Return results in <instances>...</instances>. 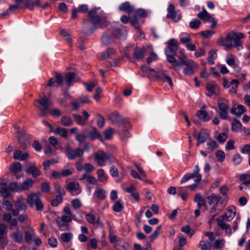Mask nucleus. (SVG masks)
<instances>
[{
  "instance_id": "13d9d810",
  "label": "nucleus",
  "mask_w": 250,
  "mask_h": 250,
  "mask_svg": "<svg viewBox=\"0 0 250 250\" xmlns=\"http://www.w3.org/2000/svg\"><path fill=\"white\" fill-rule=\"evenodd\" d=\"M181 231L186 234H187L190 237H192L194 234L193 231H191V229L188 225H187L182 227L181 229Z\"/></svg>"
},
{
  "instance_id": "e2e57ef3",
  "label": "nucleus",
  "mask_w": 250,
  "mask_h": 250,
  "mask_svg": "<svg viewBox=\"0 0 250 250\" xmlns=\"http://www.w3.org/2000/svg\"><path fill=\"white\" fill-rule=\"evenodd\" d=\"M76 140L80 143H83L87 137V135L84 134L76 133L75 134Z\"/></svg>"
},
{
  "instance_id": "de8ad7c7",
  "label": "nucleus",
  "mask_w": 250,
  "mask_h": 250,
  "mask_svg": "<svg viewBox=\"0 0 250 250\" xmlns=\"http://www.w3.org/2000/svg\"><path fill=\"white\" fill-rule=\"evenodd\" d=\"M75 77V74L72 72H69L65 74V79L69 86L72 85L71 82Z\"/></svg>"
},
{
  "instance_id": "a19ab883",
  "label": "nucleus",
  "mask_w": 250,
  "mask_h": 250,
  "mask_svg": "<svg viewBox=\"0 0 250 250\" xmlns=\"http://www.w3.org/2000/svg\"><path fill=\"white\" fill-rule=\"evenodd\" d=\"M115 53V51L112 48H108L105 53H103L100 57L101 60H104L110 58L111 56Z\"/></svg>"
},
{
  "instance_id": "7ed1b4c3",
  "label": "nucleus",
  "mask_w": 250,
  "mask_h": 250,
  "mask_svg": "<svg viewBox=\"0 0 250 250\" xmlns=\"http://www.w3.org/2000/svg\"><path fill=\"white\" fill-rule=\"evenodd\" d=\"M245 36L243 33H237L234 31H231L228 33L225 38L226 47L228 49H231L233 47L236 48L238 50L243 49L241 40L244 38Z\"/></svg>"
},
{
  "instance_id": "9b49d317",
  "label": "nucleus",
  "mask_w": 250,
  "mask_h": 250,
  "mask_svg": "<svg viewBox=\"0 0 250 250\" xmlns=\"http://www.w3.org/2000/svg\"><path fill=\"white\" fill-rule=\"evenodd\" d=\"M109 241L113 245L114 247L118 250H121L125 249V243L124 240L119 238L113 234H110L109 235Z\"/></svg>"
},
{
  "instance_id": "49530a36",
  "label": "nucleus",
  "mask_w": 250,
  "mask_h": 250,
  "mask_svg": "<svg viewBox=\"0 0 250 250\" xmlns=\"http://www.w3.org/2000/svg\"><path fill=\"white\" fill-rule=\"evenodd\" d=\"M225 240L224 239H219L214 242V249L218 250L223 248L225 246Z\"/></svg>"
},
{
  "instance_id": "c756f323",
  "label": "nucleus",
  "mask_w": 250,
  "mask_h": 250,
  "mask_svg": "<svg viewBox=\"0 0 250 250\" xmlns=\"http://www.w3.org/2000/svg\"><path fill=\"white\" fill-rule=\"evenodd\" d=\"M217 88V85L216 83L209 84L208 83L206 85V89L207 92L206 93L207 96L208 97H211L213 94H216L215 90Z\"/></svg>"
},
{
  "instance_id": "4468645a",
  "label": "nucleus",
  "mask_w": 250,
  "mask_h": 250,
  "mask_svg": "<svg viewBox=\"0 0 250 250\" xmlns=\"http://www.w3.org/2000/svg\"><path fill=\"white\" fill-rule=\"evenodd\" d=\"M186 67L183 69V73L186 75H191L194 73V69L196 67L197 64L192 60H187V62L185 63Z\"/></svg>"
},
{
  "instance_id": "aec40b11",
  "label": "nucleus",
  "mask_w": 250,
  "mask_h": 250,
  "mask_svg": "<svg viewBox=\"0 0 250 250\" xmlns=\"http://www.w3.org/2000/svg\"><path fill=\"white\" fill-rule=\"evenodd\" d=\"M146 53V48L145 47L140 48L136 47L134 50L133 56L137 60H142L144 58Z\"/></svg>"
},
{
  "instance_id": "ea45409f",
  "label": "nucleus",
  "mask_w": 250,
  "mask_h": 250,
  "mask_svg": "<svg viewBox=\"0 0 250 250\" xmlns=\"http://www.w3.org/2000/svg\"><path fill=\"white\" fill-rule=\"evenodd\" d=\"M242 126V124L239 120L234 119L231 123V130L232 131H238L241 128Z\"/></svg>"
},
{
  "instance_id": "6e6d98bb",
  "label": "nucleus",
  "mask_w": 250,
  "mask_h": 250,
  "mask_svg": "<svg viewBox=\"0 0 250 250\" xmlns=\"http://www.w3.org/2000/svg\"><path fill=\"white\" fill-rule=\"evenodd\" d=\"M216 53L215 50H211L209 53V55L207 60L208 63L211 65L214 63V60L216 57Z\"/></svg>"
},
{
  "instance_id": "338daca9",
  "label": "nucleus",
  "mask_w": 250,
  "mask_h": 250,
  "mask_svg": "<svg viewBox=\"0 0 250 250\" xmlns=\"http://www.w3.org/2000/svg\"><path fill=\"white\" fill-rule=\"evenodd\" d=\"M208 146V149L212 152L216 147L218 145L214 140H211L207 143Z\"/></svg>"
},
{
  "instance_id": "3c124183",
  "label": "nucleus",
  "mask_w": 250,
  "mask_h": 250,
  "mask_svg": "<svg viewBox=\"0 0 250 250\" xmlns=\"http://www.w3.org/2000/svg\"><path fill=\"white\" fill-rule=\"evenodd\" d=\"M201 23V22L199 20L197 19H193L189 22V26L191 29H197L199 28Z\"/></svg>"
},
{
  "instance_id": "5fc2aeb1",
  "label": "nucleus",
  "mask_w": 250,
  "mask_h": 250,
  "mask_svg": "<svg viewBox=\"0 0 250 250\" xmlns=\"http://www.w3.org/2000/svg\"><path fill=\"white\" fill-rule=\"evenodd\" d=\"M161 228V226H158L154 232L149 236V240L150 242L153 241L155 239L157 238V237L160 233Z\"/></svg>"
},
{
  "instance_id": "39448f33",
  "label": "nucleus",
  "mask_w": 250,
  "mask_h": 250,
  "mask_svg": "<svg viewBox=\"0 0 250 250\" xmlns=\"http://www.w3.org/2000/svg\"><path fill=\"white\" fill-rule=\"evenodd\" d=\"M167 48L165 50L167 60L170 63L175 62V56L178 49V42L174 39H170L167 42Z\"/></svg>"
},
{
  "instance_id": "2f4dec72",
  "label": "nucleus",
  "mask_w": 250,
  "mask_h": 250,
  "mask_svg": "<svg viewBox=\"0 0 250 250\" xmlns=\"http://www.w3.org/2000/svg\"><path fill=\"white\" fill-rule=\"evenodd\" d=\"M93 197L99 200H104L106 197V192L103 189L99 188L95 191Z\"/></svg>"
},
{
  "instance_id": "9d476101",
  "label": "nucleus",
  "mask_w": 250,
  "mask_h": 250,
  "mask_svg": "<svg viewBox=\"0 0 250 250\" xmlns=\"http://www.w3.org/2000/svg\"><path fill=\"white\" fill-rule=\"evenodd\" d=\"M167 17L171 19L175 22L178 21L181 18V15L179 10L176 11L174 6L172 4H169L167 9Z\"/></svg>"
},
{
  "instance_id": "1a4fd4ad",
  "label": "nucleus",
  "mask_w": 250,
  "mask_h": 250,
  "mask_svg": "<svg viewBox=\"0 0 250 250\" xmlns=\"http://www.w3.org/2000/svg\"><path fill=\"white\" fill-rule=\"evenodd\" d=\"M217 106L220 110L219 115L221 119L226 120L228 116L229 106L228 101L224 99H218Z\"/></svg>"
},
{
  "instance_id": "09e8293b",
  "label": "nucleus",
  "mask_w": 250,
  "mask_h": 250,
  "mask_svg": "<svg viewBox=\"0 0 250 250\" xmlns=\"http://www.w3.org/2000/svg\"><path fill=\"white\" fill-rule=\"evenodd\" d=\"M19 4H20L16 3V4L10 5L7 10L2 14V15L6 16L9 15L10 13L16 12L19 7Z\"/></svg>"
},
{
  "instance_id": "864d4df0",
  "label": "nucleus",
  "mask_w": 250,
  "mask_h": 250,
  "mask_svg": "<svg viewBox=\"0 0 250 250\" xmlns=\"http://www.w3.org/2000/svg\"><path fill=\"white\" fill-rule=\"evenodd\" d=\"M97 125L99 128H102L105 124V119L104 117L99 114L96 115Z\"/></svg>"
},
{
  "instance_id": "f704fd0d",
  "label": "nucleus",
  "mask_w": 250,
  "mask_h": 250,
  "mask_svg": "<svg viewBox=\"0 0 250 250\" xmlns=\"http://www.w3.org/2000/svg\"><path fill=\"white\" fill-rule=\"evenodd\" d=\"M112 123H119L123 122L122 117L117 112L111 114L109 116Z\"/></svg>"
},
{
  "instance_id": "79ce46f5",
  "label": "nucleus",
  "mask_w": 250,
  "mask_h": 250,
  "mask_svg": "<svg viewBox=\"0 0 250 250\" xmlns=\"http://www.w3.org/2000/svg\"><path fill=\"white\" fill-rule=\"evenodd\" d=\"M135 188H125V192L129 194V197L133 198L136 201H138L139 199V195L134 190Z\"/></svg>"
},
{
  "instance_id": "5701e85b",
  "label": "nucleus",
  "mask_w": 250,
  "mask_h": 250,
  "mask_svg": "<svg viewBox=\"0 0 250 250\" xmlns=\"http://www.w3.org/2000/svg\"><path fill=\"white\" fill-rule=\"evenodd\" d=\"M25 171L27 173L31 175L34 178L38 177L41 174V171L35 165H33L27 167Z\"/></svg>"
},
{
  "instance_id": "4c0bfd02",
  "label": "nucleus",
  "mask_w": 250,
  "mask_h": 250,
  "mask_svg": "<svg viewBox=\"0 0 250 250\" xmlns=\"http://www.w3.org/2000/svg\"><path fill=\"white\" fill-rule=\"evenodd\" d=\"M209 134L206 130H202L200 131L197 137V140L201 141L203 143H205L207 140L209 138Z\"/></svg>"
},
{
  "instance_id": "f03ea898",
  "label": "nucleus",
  "mask_w": 250,
  "mask_h": 250,
  "mask_svg": "<svg viewBox=\"0 0 250 250\" xmlns=\"http://www.w3.org/2000/svg\"><path fill=\"white\" fill-rule=\"evenodd\" d=\"M236 215L235 208L233 206L229 207L226 213L219 216L217 218V225L222 229L225 230L227 233L231 234L230 226L225 223L224 220L230 221Z\"/></svg>"
},
{
  "instance_id": "423d86ee",
  "label": "nucleus",
  "mask_w": 250,
  "mask_h": 250,
  "mask_svg": "<svg viewBox=\"0 0 250 250\" xmlns=\"http://www.w3.org/2000/svg\"><path fill=\"white\" fill-rule=\"evenodd\" d=\"M40 195L41 194L39 192L32 193L26 198V202L30 207L35 208L38 211H42L44 206L40 199Z\"/></svg>"
},
{
  "instance_id": "a878e982",
  "label": "nucleus",
  "mask_w": 250,
  "mask_h": 250,
  "mask_svg": "<svg viewBox=\"0 0 250 250\" xmlns=\"http://www.w3.org/2000/svg\"><path fill=\"white\" fill-rule=\"evenodd\" d=\"M119 10L120 11L126 12L127 13L129 14L134 11V8L133 6L131 5L129 2L125 1V2L122 3L119 6Z\"/></svg>"
},
{
  "instance_id": "e433bc0d",
  "label": "nucleus",
  "mask_w": 250,
  "mask_h": 250,
  "mask_svg": "<svg viewBox=\"0 0 250 250\" xmlns=\"http://www.w3.org/2000/svg\"><path fill=\"white\" fill-rule=\"evenodd\" d=\"M208 203L209 205L218 204L219 196L214 194L207 196Z\"/></svg>"
},
{
  "instance_id": "c9c22d12",
  "label": "nucleus",
  "mask_w": 250,
  "mask_h": 250,
  "mask_svg": "<svg viewBox=\"0 0 250 250\" xmlns=\"http://www.w3.org/2000/svg\"><path fill=\"white\" fill-rule=\"evenodd\" d=\"M10 171L11 172H19L22 169L21 164L19 162H16L15 163H11L10 165Z\"/></svg>"
},
{
  "instance_id": "20e7f679",
  "label": "nucleus",
  "mask_w": 250,
  "mask_h": 250,
  "mask_svg": "<svg viewBox=\"0 0 250 250\" xmlns=\"http://www.w3.org/2000/svg\"><path fill=\"white\" fill-rule=\"evenodd\" d=\"M190 179H193L194 183L187 188H196L201 183L202 175L200 174V168L198 165L194 167L193 172L185 175L181 180V183H184Z\"/></svg>"
},
{
  "instance_id": "2eb2a0df",
  "label": "nucleus",
  "mask_w": 250,
  "mask_h": 250,
  "mask_svg": "<svg viewBox=\"0 0 250 250\" xmlns=\"http://www.w3.org/2000/svg\"><path fill=\"white\" fill-rule=\"evenodd\" d=\"M57 195L56 198L51 201V204L53 207H57L60 203L62 202L63 196L65 192L62 188H58L57 190Z\"/></svg>"
},
{
  "instance_id": "6e6552de",
  "label": "nucleus",
  "mask_w": 250,
  "mask_h": 250,
  "mask_svg": "<svg viewBox=\"0 0 250 250\" xmlns=\"http://www.w3.org/2000/svg\"><path fill=\"white\" fill-rule=\"evenodd\" d=\"M50 104V102L45 95L41 97L34 103V105L40 110L42 116H45L49 113Z\"/></svg>"
},
{
  "instance_id": "4d7b16f0",
  "label": "nucleus",
  "mask_w": 250,
  "mask_h": 250,
  "mask_svg": "<svg viewBox=\"0 0 250 250\" xmlns=\"http://www.w3.org/2000/svg\"><path fill=\"white\" fill-rule=\"evenodd\" d=\"M199 246L202 250H210L211 249L210 242L207 241L204 242L203 241H201Z\"/></svg>"
},
{
  "instance_id": "bf43d9fd",
  "label": "nucleus",
  "mask_w": 250,
  "mask_h": 250,
  "mask_svg": "<svg viewBox=\"0 0 250 250\" xmlns=\"http://www.w3.org/2000/svg\"><path fill=\"white\" fill-rule=\"evenodd\" d=\"M72 237V235L70 233H63L61 234V239L63 242H69Z\"/></svg>"
},
{
  "instance_id": "8fccbe9b",
  "label": "nucleus",
  "mask_w": 250,
  "mask_h": 250,
  "mask_svg": "<svg viewBox=\"0 0 250 250\" xmlns=\"http://www.w3.org/2000/svg\"><path fill=\"white\" fill-rule=\"evenodd\" d=\"M98 179L101 182H104L107 179V176L106 175L103 169L98 170L97 172Z\"/></svg>"
},
{
  "instance_id": "72a5a7b5",
  "label": "nucleus",
  "mask_w": 250,
  "mask_h": 250,
  "mask_svg": "<svg viewBox=\"0 0 250 250\" xmlns=\"http://www.w3.org/2000/svg\"><path fill=\"white\" fill-rule=\"evenodd\" d=\"M55 135H60L64 138L67 139L68 137L67 130L65 128L57 127L56 129L53 131Z\"/></svg>"
},
{
  "instance_id": "393cba45",
  "label": "nucleus",
  "mask_w": 250,
  "mask_h": 250,
  "mask_svg": "<svg viewBox=\"0 0 250 250\" xmlns=\"http://www.w3.org/2000/svg\"><path fill=\"white\" fill-rule=\"evenodd\" d=\"M13 157L16 160L25 161L29 157V154L27 152L23 153L20 150H17L13 154Z\"/></svg>"
},
{
  "instance_id": "37998d69",
  "label": "nucleus",
  "mask_w": 250,
  "mask_h": 250,
  "mask_svg": "<svg viewBox=\"0 0 250 250\" xmlns=\"http://www.w3.org/2000/svg\"><path fill=\"white\" fill-rule=\"evenodd\" d=\"M180 42L182 43H187L191 42V39L187 33H182L180 34Z\"/></svg>"
},
{
  "instance_id": "69168bd1",
  "label": "nucleus",
  "mask_w": 250,
  "mask_h": 250,
  "mask_svg": "<svg viewBox=\"0 0 250 250\" xmlns=\"http://www.w3.org/2000/svg\"><path fill=\"white\" fill-rule=\"evenodd\" d=\"M72 207L75 209H79L82 206V203L79 199H74L71 201Z\"/></svg>"
},
{
  "instance_id": "f3484780",
  "label": "nucleus",
  "mask_w": 250,
  "mask_h": 250,
  "mask_svg": "<svg viewBox=\"0 0 250 250\" xmlns=\"http://www.w3.org/2000/svg\"><path fill=\"white\" fill-rule=\"evenodd\" d=\"M10 236L17 243L21 244L23 240V233L19 228H17L16 230L11 233Z\"/></svg>"
},
{
  "instance_id": "a211bd4d",
  "label": "nucleus",
  "mask_w": 250,
  "mask_h": 250,
  "mask_svg": "<svg viewBox=\"0 0 250 250\" xmlns=\"http://www.w3.org/2000/svg\"><path fill=\"white\" fill-rule=\"evenodd\" d=\"M36 233L32 227H28L24 232V240L27 243H30L36 236Z\"/></svg>"
},
{
  "instance_id": "4be33fe9",
  "label": "nucleus",
  "mask_w": 250,
  "mask_h": 250,
  "mask_svg": "<svg viewBox=\"0 0 250 250\" xmlns=\"http://www.w3.org/2000/svg\"><path fill=\"white\" fill-rule=\"evenodd\" d=\"M247 109L243 105L240 104L237 106H234L230 109V113L240 117L242 114L246 112Z\"/></svg>"
},
{
  "instance_id": "0eeeda50",
  "label": "nucleus",
  "mask_w": 250,
  "mask_h": 250,
  "mask_svg": "<svg viewBox=\"0 0 250 250\" xmlns=\"http://www.w3.org/2000/svg\"><path fill=\"white\" fill-rule=\"evenodd\" d=\"M94 160L100 167L104 166L106 162L111 164L115 162V158L109 153L102 150L98 151L94 155Z\"/></svg>"
},
{
  "instance_id": "bb28decb",
  "label": "nucleus",
  "mask_w": 250,
  "mask_h": 250,
  "mask_svg": "<svg viewBox=\"0 0 250 250\" xmlns=\"http://www.w3.org/2000/svg\"><path fill=\"white\" fill-rule=\"evenodd\" d=\"M194 201L197 204V207L199 209L202 207L206 206V201L204 199L200 193H196L194 198Z\"/></svg>"
},
{
  "instance_id": "f8f14e48",
  "label": "nucleus",
  "mask_w": 250,
  "mask_h": 250,
  "mask_svg": "<svg viewBox=\"0 0 250 250\" xmlns=\"http://www.w3.org/2000/svg\"><path fill=\"white\" fill-rule=\"evenodd\" d=\"M66 154L69 160H74L76 157H82L83 154V150L81 148L73 150L70 146L66 147Z\"/></svg>"
},
{
  "instance_id": "a18cd8bd",
  "label": "nucleus",
  "mask_w": 250,
  "mask_h": 250,
  "mask_svg": "<svg viewBox=\"0 0 250 250\" xmlns=\"http://www.w3.org/2000/svg\"><path fill=\"white\" fill-rule=\"evenodd\" d=\"M61 123L62 125L65 126H69L72 125L73 121L71 118L68 116H63L62 117Z\"/></svg>"
},
{
  "instance_id": "473e14b6",
  "label": "nucleus",
  "mask_w": 250,
  "mask_h": 250,
  "mask_svg": "<svg viewBox=\"0 0 250 250\" xmlns=\"http://www.w3.org/2000/svg\"><path fill=\"white\" fill-rule=\"evenodd\" d=\"M212 206L209 209V213L210 216H216L222 211V208H220L218 204L212 205Z\"/></svg>"
},
{
  "instance_id": "603ef678",
  "label": "nucleus",
  "mask_w": 250,
  "mask_h": 250,
  "mask_svg": "<svg viewBox=\"0 0 250 250\" xmlns=\"http://www.w3.org/2000/svg\"><path fill=\"white\" fill-rule=\"evenodd\" d=\"M114 134V130L111 127H108L105 129L104 132V139L105 140H109L113 137Z\"/></svg>"
},
{
  "instance_id": "052dcab7",
  "label": "nucleus",
  "mask_w": 250,
  "mask_h": 250,
  "mask_svg": "<svg viewBox=\"0 0 250 250\" xmlns=\"http://www.w3.org/2000/svg\"><path fill=\"white\" fill-rule=\"evenodd\" d=\"M73 116L75 120V121L79 125H85V123L84 120H83V119L82 117L77 114H73Z\"/></svg>"
},
{
  "instance_id": "774afa93",
  "label": "nucleus",
  "mask_w": 250,
  "mask_h": 250,
  "mask_svg": "<svg viewBox=\"0 0 250 250\" xmlns=\"http://www.w3.org/2000/svg\"><path fill=\"white\" fill-rule=\"evenodd\" d=\"M208 13L205 8H203L202 11L197 14V17L199 19L205 20L206 19V17L208 16Z\"/></svg>"
},
{
  "instance_id": "0e129e2a",
  "label": "nucleus",
  "mask_w": 250,
  "mask_h": 250,
  "mask_svg": "<svg viewBox=\"0 0 250 250\" xmlns=\"http://www.w3.org/2000/svg\"><path fill=\"white\" fill-rule=\"evenodd\" d=\"M227 135L225 132L220 133L217 136V140L220 144H223L226 141Z\"/></svg>"
},
{
  "instance_id": "58836bf2",
  "label": "nucleus",
  "mask_w": 250,
  "mask_h": 250,
  "mask_svg": "<svg viewBox=\"0 0 250 250\" xmlns=\"http://www.w3.org/2000/svg\"><path fill=\"white\" fill-rule=\"evenodd\" d=\"M85 218H86V220H87V221L91 224L94 225L96 223L97 224H100V222L99 221V220H96V217H95V215H94L93 214L87 213L85 215Z\"/></svg>"
},
{
  "instance_id": "680f3d73",
  "label": "nucleus",
  "mask_w": 250,
  "mask_h": 250,
  "mask_svg": "<svg viewBox=\"0 0 250 250\" xmlns=\"http://www.w3.org/2000/svg\"><path fill=\"white\" fill-rule=\"evenodd\" d=\"M142 71L147 73L149 75L152 74V75H155L156 72H157L154 69L149 68L146 65H143L142 66Z\"/></svg>"
},
{
  "instance_id": "c03bdc74",
  "label": "nucleus",
  "mask_w": 250,
  "mask_h": 250,
  "mask_svg": "<svg viewBox=\"0 0 250 250\" xmlns=\"http://www.w3.org/2000/svg\"><path fill=\"white\" fill-rule=\"evenodd\" d=\"M124 208V205L121 200L116 201L113 205L112 208L114 211L119 212L121 211Z\"/></svg>"
},
{
  "instance_id": "7c9ffc66",
  "label": "nucleus",
  "mask_w": 250,
  "mask_h": 250,
  "mask_svg": "<svg viewBox=\"0 0 250 250\" xmlns=\"http://www.w3.org/2000/svg\"><path fill=\"white\" fill-rule=\"evenodd\" d=\"M15 206L19 209L24 210L27 208V205L24 202V198L21 196H20L16 202L15 203Z\"/></svg>"
},
{
  "instance_id": "f257e3e1",
  "label": "nucleus",
  "mask_w": 250,
  "mask_h": 250,
  "mask_svg": "<svg viewBox=\"0 0 250 250\" xmlns=\"http://www.w3.org/2000/svg\"><path fill=\"white\" fill-rule=\"evenodd\" d=\"M100 7L94 8L88 12V17L90 22L94 24V26L90 27L88 30L84 28V34L85 35H91L98 27L104 28L107 27L108 22L106 20L107 17L104 12L101 10L98 12Z\"/></svg>"
},
{
  "instance_id": "ddd939ff",
  "label": "nucleus",
  "mask_w": 250,
  "mask_h": 250,
  "mask_svg": "<svg viewBox=\"0 0 250 250\" xmlns=\"http://www.w3.org/2000/svg\"><path fill=\"white\" fill-rule=\"evenodd\" d=\"M14 127L17 130L16 132L18 134L17 139L18 143L19 145V147L23 150L27 149L28 144L22 138V134L20 131V128L17 125H15Z\"/></svg>"
},
{
  "instance_id": "dca6fc26",
  "label": "nucleus",
  "mask_w": 250,
  "mask_h": 250,
  "mask_svg": "<svg viewBox=\"0 0 250 250\" xmlns=\"http://www.w3.org/2000/svg\"><path fill=\"white\" fill-rule=\"evenodd\" d=\"M155 76L159 80L163 82H167L170 86H173V84L171 78L166 75L163 71L159 70L157 71Z\"/></svg>"
},
{
  "instance_id": "b1692460",
  "label": "nucleus",
  "mask_w": 250,
  "mask_h": 250,
  "mask_svg": "<svg viewBox=\"0 0 250 250\" xmlns=\"http://www.w3.org/2000/svg\"><path fill=\"white\" fill-rule=\"evenodd\" d=\"M72 221L70 216L63 215L58 218L57 222H58L59 227L61 228L67 226L68 224Z\"/></svg>"
},
{
  "instance_id": "412c9836",
  "label": "nucleus",
  "mask_w": 250,
  "mask_h": 250,
  "mask_svg": "<svg viewBox=\"0 0 250 250\" xmlns=\"http://www.w3.org/2000/svg\"><path fill=\"white\" fill-rule=\"evenodd\" d=\"M24 188H0L1 196L4 198H8L11 195L12 192H21Z\"/></svg>"
},
{
  "instance_id": "cd10ccee",
  "label": "nucleus",
  "mask_w": 250,
  "mask_h": 250,
  "mask_svg": "<svg viewBox=\"0 0 250 250\" xmlns=\"http://www.w3.org/2000/svg\"><path fill=\"white\" fill-rule=\"evenodd\" d=\"M196 115L198 118L203 122H208L210 120L208 114L206 110H200L197 111Z\"/></svg>"
},
{
  "instance_id": "c85d7f7f",
  "label": "nucleus",
  "mask_w": 250,
  "mask_h": 250,
  "mask_svg": "<svg viewBox=\"0 0 250 250\" xmlns=\"http://www.w3.org/2000/svg\"><path fill=\"white\" fill-rule=\"evenodd\" d=\"M239 180L242 182L240 188L243 186L248 187L250 184V175L248 174H243L239 176Z\"/></svg>"
},
{
  "instance_id": "6ab92c4d",
  "label": "nucleus",
  "mask_w": 250,
  "mask_h": 250,
  "mask_svg": "<svg viewBox=\"0 0 250 250\" xmlns=\"http://www.w3.org/2000/svg\"><path fill=\"white\" fill-rule=\"evenodd\" d=\"M87 137L91 140H94L96 139H98L102 142L104 141L102 135L100 133L99 131L96 127H94L92 131H90L87 133Z\"/></svg>"
}]
</instances>
